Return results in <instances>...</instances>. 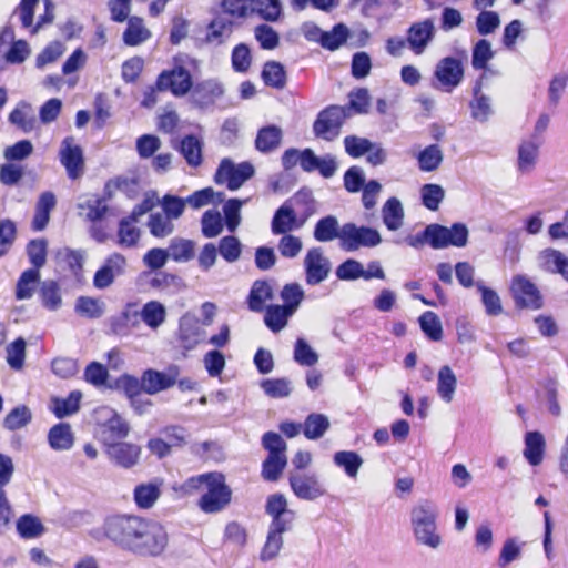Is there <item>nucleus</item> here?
<instances>
[{
    "label": "nucleus",
    "instance_id": "f257e3e1",
    "mask_svg": "<svg viewBox=\"0 0 568 568\" xmlns=\"http://www.w3.org/2000/svg\"><path fill=\"white\" fill-rule=\"evenodd\" d=\"M204 488L197 506L205 514H217L224 510L232 500V489L226 485L221 473H206L189 478L184 488L187 491Z\"/></svg>",
    "mask_w": 568,
    "mask_h": 568
},
{
    "label": "nucleus",
    "instance_id": "f03ea898",
    "mask_svg": "<svg viewBox=\"0 0 568 568\" xmlns=\"http://www.w3.org/2000/svg\"><path fill=\"white\" fill-rule=\"evenodd\" d=\"M469 231L465 223L456 222L452 226H445L438 223H430L425 229L406 239V243L420 248L429 245L434 250H442L449 246L464 247L468 243Z\"/></svg>",
    "mask_w": 568,
    "mask_h": 568
},
{
    "label": "nucleus",
    "instance_id": "7ed1b4c3",
    "mask_svg": "<svg viewBox=\"0 0 568 568\" xmlns=\"http://www.w3.org/2000/svg\"><path fill=\"white\" fill-rule=\"evenodd\" d=\"M439 509L430 499L418 500L410 510V526L417 544L437 549L442 545L437 519Z\"/></svg>",
    "mask_w": 568,
    "mask_h": 568
},
{
    "label": "nucleus",
    "instance_id": "20e7f679",
    "mask_svg": "<svg viewBox=\"0 0 568 568\" xmlns=\"http://www.w3.org/2000/svg\"><path fill=\"white\" fill-rule=\"evenodd\" d=\"M145 521L146 519L139 516H111L105 519L103 531L118 547L132 552Z\"/></svg>",
    "mask_w": 568,
    "mask_h": 568
},
{
    "label": "nucleus",
    "instance_id": "39448f33",
    "mask_svg": "<svg viewBox=\"0 0 568 568\" xmlns=\"http://www.w3.org/2000/svg\"><path fill=\"white\" fill-rule=\"evenodd\" d=\"M348 118H351V113L347 108L331 104L318 112L313 123V133L318 139L334 141Z\"/></svg>",
    "mask_w": 568,
    "mask_h": 568
},
{
    "label": "nucleus",
    "instance_id": "423d86ee",
    "mask_svg": "<svg viewBox=\"0 0 568 568\" xmlns=\"http://www.w3.org/2000/svg\"><path fill=\"white\" fill-rule=\"evenodd\" d=\"M464 64L457 57L438 60L433 73V88L446 93L453 92L464 80Z\"/></svg>",
    "mask_w": 568,
    "mask_h": 568
},
{
    "label": "nucleus",
    "instance_id": "0eeeda50",
    "mask_svg": "<svg viewBox=\"0 0 568 568\" xmlns=\"http://www.w3.org/2000/svg\"><path fill=\"white\" fill-rule=\"evenodd\" d=\"M255 173L252 163L244 161L235 164L231 159L221 160L215 174L214 182L219 185H225L230 191L239 190Z\"/></svg>",
    "mask_w": 568,
    "mask_h": 568
},
{
    "label": "nucleus",
    "instance_id": "6e6552de",
    "mask_svg": "<svg viewBox=\"0 0 568 568\" xmlns=\"http://www.w3.org/2000/svg\"><path fill=\"white\" fill-rule=\"evenodd\" d=\"M166 545L168 535L164 528L159 523L146 520L132 552L138 556L156 557L164 551Z\"/></svg>",
    "mask_w": 568,
    "mask_h": 568
},
{
    "label": "nucleus",
    "instance_id": "1a4fd4ad",
    "mask_svg": "<svg viewBox=\"0 0 568 568\" xmlns=\"http://www.w3.org/2000/svg\"><path fill=\"white\" fill-rule=\"evenodd\" d=\"M342 235L341 247L346 252H354L362 247H376L382 243V236L376 229L353 222L342 225Z\"/></svg>",
    "mask_w": 568,
    "mask_h": 568
},
{
    "label": "nucleus",
    "instance_id": "9d476101",
    "mask_svg": "<svg viewBox=\"0 0 568 568\" xmlns=\"http://www.w3.org/2000/svg\"><path fill=\"white\" fill-rule=\"evenodd\" d=\"M224 93V85L219 79H204L193 85L190 101L196 109L210 111L217 105Z\"/></svg>",
    "mask_w": 568,
    "mask_h": 568
},
{
    "label": "nucleus",
    "instance_id": "9b49d317",
    "mask_svg": "<svg viewBox=\"0 0 568 568\" xmlns=\"http://www.w3.org/2000/svg\"><path fill=\"white\" fill-rule=\"evenodd\" d=\"M159 91H170L175 97H184L193 89L190 71L183 65H174L171 70L162 71L156 79Z\"/></svg>",
    "mask_w": 568,
    "mask_h": 568
},
{
    "label": "nucleus",
    "instance_id": "f8f14e48",
    "mask_svg": "<svg viewBox=\"0 0 568 568\" xmlns=\"http://www.w3.org/2000/svg\"><path fill=\"white\" fill-rule=\"evenodd\" d=\"M294 495L302 500L313 501L326 495V488L314 473H295L288 477Z\"/></svg>",
    "mask_w": 568,
    "mask_h": 568
},
{
    "label": "nucleus",
    "instance_id": "ddd939ff",
    "mask_svg": "<svg viewBox=\"0 0 568 568\" xmlns=\"http://www.w3.org/2000/svg\"><path fill=\"white\" fill-rule=\"evenodd\" d=\"M59 160L71 180H78L84 173V156L82 148L74 142L73 136H67L62 140Z\"/></svg>",
    "mask_w": 568,
    "mask_h": 568
},
{
    "label": "nucleus",
    "instance_id": "4468645a",
    "mask_svg": "<svg viewBox=\"0 0 568 568\" xmlns=\"http://www.w3.org/2000/svg\"><path fill=\"white\" fill-rule=\"evenodd\" d=\"M436 29L433 19L427 18L423 21L414 22L406 32V41L409 50L420 55L435 38Z\"/></svg>",
    "mask_w": 568,
    "mask_h": 568
},
{
    "label": "nucleus",
    "instance_id": "2eb2a0df",
    "mask_svg": "<svg viewBox=\"0 0 568 568\" xmlns=\"http://www.w3.org/2000/svg\"><path fill=\"white\" fill-rule=\"evenodd\" d=\"M331 262L324 256L321 247H313L307 251L304 258L305 281L314 286L324 282L331 272Z\"/></svg>",
    "mask_w": 568,
    "mask_h": 568
},
{
    "label": "nucleus",
    "instance_id": "dca6fc26",
    "mask_svg": "<svg viewBox=\"0 0 568 568\" xmlns=\"http://www.w3.org/2000/svg\"><path fill=\"white\" fill-rule=\"evenodd\" d=\"M511 293L516 305L538 310L542 305L541 295L536 285L527 277L517 275L511 283Z\"/></svg>",
    "mask_w": 568,
    "mask_h": 568
},
{
    "label": "nucleus",
    "instance_id": "f3484780",
    "mask_svg": "<svg viewBox=\"0 0 568 568\" xmlns=\"http://www.w3.org/2000/svg\"><path fill=\"white\" fill-rule=\"evenodd\" d=\"M126 261L120 253L111 254L104 264L95 272L93 276V285L98 290H104L112 285L115 277L124 273Z\"/></svg>",
    "mask_w": 568,
    "mask_h": 568
},
{
    "label": "nucleus",
    "instance_id": "a211bd4d",
    "mask_svg": "<svg viewBox=\"0 0 568 568\" xmlns=\"http://www.w3.org/2000/svg\"><path fill=\"white\" fill-rule=\"evenodd\" d=\"M105 454L114 465L128 469L138 464L141 448L135 444L118 442L105 446Z\"/></svg>",
    "mask_w": 568,
    "mask_h": 568
},
{
    "label": "nucleus",
    "instance_id": "6ab92c4d",
    "mask_svg": "<svg viewBox=\"0 0 568 568\" xmlns=\"http://www.w3.org/2000/svg\"><path fill=\"white\" fill-rule=\"evenodd\" d=\"M303 222L297 221V215L290 201H285L274 213L271 222V231L274 235L290 234L302 227Z\"/></svg>",
    "mask_w": 568,
    "mask_h": 568
},
{
    "label": "nucleus",
    "instance_id": "aec40b11",
    "mask_svg": "<svg viewBox=\"0 0 568 568\" xmlns=\"http://www.w3.org/2000/svg\"><path fill=\"white\" fill-rule=\"evenodd\" d=\"M204 329L194 315L185 314L180 318L179 339L185 351L195 348L202 341Z\"/></svg>",
    "mask_w": 568,
    "mask_h": 568
},
{
    "label": "nucleus",
    "instance_id": "412c9836",
    "mask_svg": "<svg viewBox=\"0 0 568 568\" xmlns=\"http://www.w3.org/2000/svg\"><path fill=\"white\" fill-rule=\"evenodd\" d=\"M109 418L100 426V438L104 446L121 442L129 434L130 426L114 410H109Z\"/></svg>",
    "mask_w": 568,
    "mask_h": 568
},
{
    "label": "nucleus",
    "instance_id": "4be33fe9",
    "mask_svg": "<svg viewBox=\"0 0 568 568\" xmlns=\"http://www.w3.org/2000/svg\"><path fill=\"white\" fill-rule=\"evenodd\" d=\"M484 78L485 73L476 80L473 87V99L469 102L471 118L480 123L488 121L494 113L490 97L481 92Z\"/></svg>",
    "mask_w": 568,
    "mask_h": 568
},
{
    "label": "nucleus",
    "instance_id": "5701e85b",
    "mask_svg": "<svg viewBox=\"0 0 568 568\" xmlns=\"http://www.w3.org/2000/svg\"><path fill=\"white\" fill-rule=\"evenodd\" d=\"M283 130L276 124H267L257 130L255 149L263 154L275 152L282 144Z\"/></svg>",
    "mask_w": 568,
    "mask_h": 568
},
{
    "label": "nucleus",
    "instance_id": "b1692460",
    "mask_svg": "<svg viewBox=\"0 0 568 568\" xmlns=\"http://www.w3.org/2000/svg\"><path fill=\"white\" fill-rule=\"evenodd\" d=\"M235 26L236 22L229 17L223 14L214 17L207 24L205 41L215 45L224 43L232 36Z\"/></svg>",
    "mask_w": 568,
    "mask_h": 568
},
{
    "label": "nucleus",
    "instance_id": "393cba45",
    "mask_svg": "<svg viewBox=\"0 0 568 568\" xmlns=\"http://www.w3.org/2000/svg\"><path fill=\"white\" fill-rule=\"evenodd\" d=\"M57 205V197L53 192H42L36 203V212L32 219V229L34 231H43L49 221L50 213Z\"/></svg>",
    "mask_w": 568,
    "mask_h": 568
},
{
    "label": "nucleus",
    "instance_id": "a878e982",
    "mask_svg": "<svg viewBox=\"0 0 568 568\" xmlns=\"http://www.w3.org/2000/svg\"><path fill=\"white\" fill-rule=\"evenodd\" d=\"M175 383V375H170L151 368L146 369L142 375L143 390L149 395H154L165 390L172 387Z\"/></svg>",
    "mask_w": 568,
    "mask_h": 568
},
{
    "label": "nucleus",
    "instance_id": "bb28decb",
    "mask_svg": "<svg viewBox=\"0 0 568 568\" xmlns=\"http://www.w3.org/2000/svg\"><path fill=\"white\" fill-rule=\"evenodd\" d=\"M313 236L317 242H332L338 239L339 245H342V226H339L337 217L326 215L320 219L314 226Z\"/></svg>",
    "mask_w": 568,
    "mask_h": 568
},
{
    "label": "nucleus",
    "instance_id": "cd10ccee",
    "mask_svg": "<svg viewBox=\"0 0 568 568\" xmlns=\"http://www.w3.org/2000/svg\"><path fill=\"white\" fill-rule=\"evenodd\" d=\"M545 448V437L540 432L526 433L524 457L531 466H538L542 462Z\"/></svg>",
    "mask_w": 568,
    "mask_h": 568
},
{
    "label": "nucleus",
    "instance_id": "c85d7f7f",
    "mask_svg": "<svg viewBox=\"0 0 568 568\" xmlns=\"http://www.w3.org/2000/svg\"><path fill=\"white\" fill-rule=\"evenodd\" d=\"M82 393L72 390L67 397H52L50 400V409L58 418H64L75 414L80 409Z\"/></svg>",
    "mask_w": 568,
    "mask_h": 568
},
{
    "label": "nucleus",
    "instance_id": "c756f323",
    "mask_svg": "<svg viewBox=\"0 0 568 568\" xmlns=\"http://www.w3.org/2000/svg\"><path fill=\"white\" fill-rule=\"evenodd\" d=\"M400 0H364L361 13L366 18L382 20L400 8Z\"/></svg>",
    "mask_w": 568,
    "mask_h": 568
},
{
    "label": "nucleus",
    "instance_id": "7c9ffc66",
    "mask_svg": "<svg viewBox=\"0 0 568 568\" xmlns=\"http://www.w3.org/2000/svg\"><path fill=\"white\" fill-rule=\"evenodd\" d=\"M168 251L169 258L176 263H186L195 256V242L189 239L175 236L169 242Z\"/></svg>",
    "mask_w": 568,
    "mask_h": 568
},
{
    "label": "nucleus",
    "instance_id": "2f4dec72",
    "mask_svg": "<svg viewBox=\"0 0 568 568\" xmlns=\"http://www.w3.org/2000/svg\"><path fill=\"white\" fill-rule=\"evenodd\" d=\"M202 149L201 139L194 134H187L181 140L179 152L190 166L199 168L203 162Z\"/></svg>",
    "mask_w": 568,
    "mask_h": 568
},
{
    "label": "nucleus",
    "instance_id": "473e14b6",
    "mask_svg": "<svg viewBox=\"0 0 568 568\" xmlns=\"http://www.w3.org/2000/svg\"><path fill=\"white\" fill-rule=\"evenodd\" d=\"M48 443L53 450H69L74 444V435L68 423L52 426L48 433Z\"/></svg>",
    "mask_w": 568,
    "mask_h": 568
},
{
    "label": "nucleus",
    "instance_id": "72a5a7b5",
    "mask_svg": "<svg viewBox=\"0 0 568 568\" xmlns=\"http://www.w3.org/2000/svg\"><path fill=\"white\" fill-rule=\"evenodd\" d=\"M404 209L397 197H389L382 207V219L384 225L389 231H397L404 224Z\"/></svg>",
    "mask_w": 568,
    "mask_h": 568
},
{
    "label": "nucleus",
    "instance_id": "f704fd0d",
    "mask_svg": "<svg viewBox=\"0 0 568 568\" xmlns=\"http://www.w3.org/2000/svg\"><path fill=\"white\" fill-rule=\"evenodd\" d=\"M126 21L128 26L122 36L126 45L136 47L151 38V32L145 28L142 18L132 16Z\"/></svg>",
    "mask_w": 568,
    "mask_h": 568
},
{
    "label": "nucleus",
    "instance_id": "c9c22d12",
    "mask_svg": "<svg viewBox=\"0 0 568 568\" xmlns=\"http://www.w3.org/2000/svg\"><path fill=\"white\" fill-rule=\"evenodd\" d=\"M140 320L152 331H156L166 320V308L159 301L146 302L140 310Z\"/></svg>",
    "mask_w": 568,
    "mask_h": 568
},
{
    "label": "nucleus",
    "instance_id": "e433bc0d",
    "mask_svg": "<svg viewBox=\"0 0 568 568\" xmlns=\"http://www.w3.org/2000/svg\"><path fill=\"white\" fill-rule=\"evenodd\" d=\"M161 495V484L143 483L135 486L133 490L134 501L140 509H150Z\"/></svg>",
    "mask_w": 568,
    "mask_h": 568
},
{
    "label": "nucleus",
    "instance_id": "4c0bfd02",
    "mask_svg": "<svg viewBox=\"0 0 568 568\" xmlns=\"http://www.w3.org/2000/svg\"><path fill=\"white\" fill-rule=\"evenodd\" d=\"M273 297L271 285L266 281H255L247 297L248 308L253 312H262L265 303Z\"/></svg>",
    "mask_w": 568,
    "mask_h": 568
},
{
    "label": "nucleus",
    "instance_id": "58836bf2",
    "mask_svg": "<svg viewBox=\"0 0 568 568\" xmlns=\"http://www.w3.org/2000/svg\"><path fill=\"white\" fill-rule=\"evenodd\" d=\"M333 463L342 468L349 478H356L363 465V458L354 450H338L333 455Z\"/></svg>",
    "mask_w": 568,
    "mask_h": 568
},
{
    "label": "nucleus",
    "instance_id": "ea45409f",
    "mask_svg": "<svg viewBox=\"0 0 568 568\" xmlns=\"http://www.w3.org/2000/svg\"><path fill=\"white\" fill-rule=\"evenodd\" d=\"M39 297L42 306L48 311H58L62 305L60 285L53 280L41 283Z\"/></svg>",
    "mask_w": 568,
    "mask_h": 568
},
{
    "label": "nucleus",
    "instance_id": "a19ab883",
    "mask_svg": "<svg viewBox=\"0 0 568 568\" xmlns=\"http://www.w3.org/2000/svg\"><path fill=\"white\" fill-rule=\"evenodd\" d=\"M40 282V272L36 268L23 271L16 285V298L30 300L33 296L37 284Z\"/></svg>",
    "mask_w": 568,
    "mask_h": 568
},
{
    "label": "nucleus",
    "instance_id": "79ce46f5",
    "mask_svg": "<svg viewBox=\"0 0 568 568\" xmlns=\"http://www.w3.org/2000/svg\"><path fill=\"white\" fill-rule=\"evenodd\" d=\"M253 14H257L266 22H276L283 16L281 0H252Z\"/></svg>",
    "mask_w": 568,
    "mask_h": 568
},
{
    "label": "nucleus",
    "instance_id": "37998d69",
    "mask_svg": "<svg viewBox=\"0 0 568 568\" xmlns=\"http://www.w3.org/2000/svg\"><path fill=\"white\" fill-rule=\"evenodd\" d=\"M444 154L438 144H430L422 150L417 156L418 169L423 172H433L439 168Z\"/></svg>",
    "mask_w": 568,
    "mask_h": 568
},
{
    "label": "nucleus",
    "instance_id": "c03bdc74",
    "mask_svg": "<svg viewBox=\"0 0 568 568\" xmlns=\"http://www.w3.org/2000/svg\"><path fill=\"white\" fill-rule=\"evenodd\" d=\"M264 314V323L266 327L273 333H278L282 331L288 322V318L293 316V314L277 304H272L266 306Z\"/></svg>",
    "mask_w": 568,
    "mask_h": 568
},
{
    "label": "nucleus",
    "instance_id": "a18cd8bd",
    "mask_svg": "<svg viewBox=\"0 0 568 568\" xmlns=\"http://www.w3.org/2000/svg\"><path fill=\"white\" fill-rule=\"evenodd\" d=\"M539 144L532 140L523 141L518 148V170L521 173H529L534 170Z\"/></svg>",
    "mask_w": 568,
    "mask_h": 568
},
{
    "label": "nucleus",
    "instance_id": "49530a36",
    "mask_svg": "<svg viewBox=\"0 0 568 568\" xmlns=\"http://www.w3.org/2000/svg\"><path fill=\"white\" fill-rule=\"evenodd\" d=\"M74 311L83 317L95 320L104 314L105 304L99 298L80 296L75 301Z\"/></svg>",
    "mask_w": 568,
    "mask_h": 568
},
{
    "label": "nucleus",
    "instance_id": "de8ad7c7",
    "mask_svg": "<svg viewBox=\"0 0 568 568\" xmlns=\"http://www.w3.org/2000/svg\"><path fill=\"white\" fill-rule=\"evenodd\" d=\"M329 428V420L323 414H310L303 424V434L307 439L321 438Z\"/></svg>",
    "mask_w": 568,
    "mask_h": 568
},
{
    "label": "nucleus",
    "instance_id": "09e8293b",
    "mask_svg": "<svg viewBox=\"0 0 568 568\" xmlns=\"http://www.w3.org/2000/svg\"><path fill=\"white\" fill-rule=\"evenodd\" d=\"M261 77L267 87L274 89H283L286 84L284 67L276 61H267L263 67Z\"/></svg>",
    "mask_w": 568,
    "mask_h": 568
},
{
    "label": "nucleus",
    "instance_id": "8fccbe9b",
    "mask_svg": "<svg viewBox=\"0 0 568 568\" xmlns=\"http://www.w3.org/2000/svg\"><path fill=\"white\" fill-rule=\"evenodd\" d=\"M29 110L30 104L26 101H20L10 112L8 121L24 133L31 132L34 129L36 119L28 113Z\"/></svg>",
    "mask_w": 568,
    "mask_h": 568
},
{
    "label": "nucleus",
    "instance_id": "3c124183",
    "mask_svg": "<svg viewBox=\"0 0 568 568\" xmlns=\"http://www.w3.org/2000/svg\"><path fill=\"white\" fill-rule=\"evenodd\" d=\"M457 379L448 365L442 366L438 372L437 393L443 400L450 403L456 390Z\"/></svg>",
    "mask_w": 568,
    "mask_h": 568
},
{
    "label": "nucleus",
    "instance_id": "603ef678",
    "mask_svg": "<svg viewBox=\"0 0 568 568\" xmlns=\"http://www.w3.org/2000/svg\"><path fill=\"white\" fill-rule=\"evenodd\" d=\"M141 236L140 229L135 225V222L123 217L119 222L118 229V244L122 247H134Z\"/></svg>",
    "mask_w": 568,
    "mask_h": 568
},
{
    "label": "nucleus",
    "instance_id": "864d4df0",
    "mask_svg": "<svg viewBox=\"0 0 568 568\" xmlns=\"http://www.w3.org/2000/svg\"><path fill=\"white\" fill-rule=\"evenodd\" d=\"M17 531L23 539H33L43 534L44 526L38 517L24 514L17 520Z\"/></svg>",
    "mask_w": 568,
    "mask_h": 568
},
{
    "label": "nucleus",
    "instance_id": "5fc2aeb1",
    "mask_svg": "<svg viewBox=\"0 0 568 568\" xmlns=\"http://www.w3.org/2000/svg\"><path fill=\"white\" fill-rule=\"evenodd\" d=\"M223 13L234 20H245L253 16L252 0H221Z\"/></svg>",
    "mask_w": 568,
    "mask_h": 568
},
{
    "label": "nucleus",
    "instance_id": "6e6d98bb",
    "mask_svg": "<svg viewBox=\"0 0 568 568\" xmlns=\"http://www.w3.org/2000/svg\"><path fill=\"white\" fill-rule=\"evenodd\" d=\"M260 386L271 398H285L292 393V383L286 377L266 378L261 382Z\"/></svg>",
    "mask_w": 568,
    "mask_h": 568
},
{
    "label": "nucleus",
    "instance_id": "4d7b16f0",
    "mask_svg": "<svg viewBox=\"0 0 568 568\" xmlns=\"http://www.w3.org/2000/svg\"><path fill=\"white\" fill-rule=\"evenodd\" d=\"M172 219L163 213H151L148 221L150 233L158 239H164L171 235L175 226Z\"/></svg>",
    "mask_w": 568,
    "mask_h": 568
},
{
    "label": "nucleus",
    "instance_id": "13d9d810",
    "mask_svg": "<svg viewBox=\"0 0 568 568\" xmlns=\"http://www.w3.org/2000/svg\"><path fill=\"white\" fill-rule=\"evenodd\" d=\"M525 542L519 541L515 537L507 538L500 549L497 564L500 568H505L511 562L520 559Z\"/></svg>",
    "mask_w": 568,
    "mask_h": 568
},
{
    "label": "nucleus",
    "instance_id": "bf43d9fd",
    "mask_svg": "<svg viewBox=\"0 0 568 568\" xmlns=\"http://www.w3.org/2000/svg\"><path fill=\"white\" fill-rule=\"evenodd\" d=\"M476 288L481 295V303L486 314L489 316L500 315L503 306L499 295L490 287H487L481 281L476 282Z\"/></svg>",
    "mask_w": 568,
    "mask_h": 568
},
{
    "label": "nucleus",
    "instance_id": "052dcab7",
    "mask_svg": "<svg viewBox=\"0 0 568 568\" xmlns=\"http://www.w3.org/2000/svg\"><path fill=\"white\" fill-rule=\"evenodd\" d=\"M287 465L286 455H267L262 464V477L267 481H276Z\"/></svg>",
    "mask_w": 568,
    "mask_h": 568
},
{
    "label": "nucleus",
    "instance_id": "680f3d73",
    "mask_svg": "<svg viewBox=\"0 0 568 568\" xmlns=\"http://www.w3.org/2000/svg\"><path fill=\"white\" fill-rule=\"evenodd\" d=\"M305 293L298 283L285 284L281 291L282 307L294 314L304 300Z\"/></svg>",
    "mask_w": 568,
    "mask_h": 568
},
{
    "label": "nucleus",
    "instance_id": "e2e57ef3",
    "mask_svg": "<svg viewBox=\"0 0 568 568\" xmlns=\"http://www.w3.org/2000/svg\"><path fill=\"white\" fill-rule=\"evenodd\" d=\"M27 343L23 337L16 338L6 347V361L11 369L20 371L24 365Z\"/></svg>",
    "mask_w": 568,
    "mask_h": 568
},
{
    "label": "nucleus",
    "instance_id": "0e129e2a",
    "mask_svg": "<svg viewBox=\"0 0 568 568\" xmlns=\"http://www.w3.org/2000/svg\"><path fill=\"white\" fill-rule=\"evenodd\" d=\"M494 58L491 44L486 39L478 40L471 50V65L475 70H487L488 62Z\"/></svg>",
    "mask_w": 568,
    "mask_h": 568
},
{
    "label": "nucleus",
    "instance_id": "69168bd1",
    "mask_svg": "<svg viewBox=\"0 0 568 568\" xmlns=\"http://www.w3.org/2000/svg\"><path fill=\"white\" fill-rule=\"evenodd\" d=\"M419 326L423 333L433 342H438L443 337V326L439 317L430 311L423 313L419 318Z\"/></svg>",
    "mask_w": 568,
    "mask_h": 568
},
{
    "label": "nucleus",
    "instance_id": "338daca9",
    "mask_svg": "<svg viewBox=\"0 0 568 568\" xmlns=\"http://www.w3.org/2000/svg\"><path fill=\"white\" fill-rule=\"evenodd\" d=\"M219 254L227 263H235L242 254V243L234 235L223 236L219 246H216Z\"/></svg>",
    "mask_w": 568,
    "mask_h": 568
},
{
    "label": "nucleus",
    "instance_id": "774afa93",
    "mask_svg": "<svg viewBox=\"0 0 568 568\" xmlns=\"http://www.w3.org/2000/svg\"><path fill=\"white\" fill-rule=\"evenodd\" d=\"M201 231L204 237L213 239L223 231L221 213L216 210H207L201 217Z\"/></svg>",
    "mask_w": 568,
    "mask_h": 568
}]
</instances>
